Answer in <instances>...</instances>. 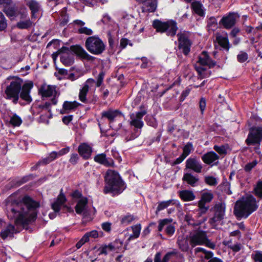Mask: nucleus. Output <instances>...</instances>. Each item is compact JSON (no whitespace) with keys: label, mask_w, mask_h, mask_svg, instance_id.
Returning <instances> with one entry per match:
<instances>
[{"label":"nucleus","mask_w":262,"mask_h":262,"mask_svg":"<svg viewBox=\"0 0 262 262\" xmlns=\"http://www.w3.org/2000/svg\"><path fill=\"white\" fill-rule=\"evenodd\" d=\"M39 206L38 203L29 196H25L22 202L13 201L7 203V216L9 219L14 220L15 225L25 227L36 219V209Z\"/></svg>","instance_id":"obj_1"},{"label":"nucleus","mask_w":262,"mask_h":262,"mask_svg":"<svg viewBox=\"0 0 262 262\" xmlns=\"http://www.w3.org/2000/svg\"><path fill=\"white\" fill-rule=\"evenodd\" d=\"M72 52L79 57L87 60H91L92 56L89 55L84 49L79 45L71 46L70 48L62 47L60 48V61L65 66H72L74 62V57Z\"/></svg>","instance_id":"obj_2"},{"label":"nucleus","mask_w":262,"mask_h":262,"mask_svg":"<svg viewBox=\"0 0 262 262\" xmlns=\"http://www.w3.org/2000/svg\"><path fill=\"white\" fill-rule=\"evenodd\" d=\"M258 208L255 199L251 195L236 201L234 213L237 218H247Z\"/></svg>","instance_id":"obj_3"},{"label":"nucleus","mask_w":262,"mask_h":262,"mask_svg":"<svg viewBox=\"0 0 262 262\" xmlns=\"http://www.w3.org/2000/svg\"><path fill=\"white\" fill-rule=\"evenodd\" d=\"M106 183L104 188V193L109 192L120 193L124 189V184L119 173L113 170H108L105 174Z\"/></svg>","instance_id":"obj_4"},{"label":"nucleus","mask_w":262,"mask_h":262,"mask_svg":"<svg viewBox=\"0 0 262 262\" xmlns=\"http://www.w3.org/2000/svg\"><path fill=\"white\" fill-rule=\"evenodd\" d=\"M8 81L10 82L6 87L4 97L6 99L12 100L16 104L18 103L23 81L21 78L15 76L8 77L5 82Z\"/></svg>","instance_id":"obj_5"},{"label":"nucleus","mask_w":262,"mask_h":262,"mask_svg":"<svg viewBox=\"0 0 262 262\" xmlns=\"http://www.w3.org/2000/svg\"><path fill=\"white\" fill-rule=\"evenodd\" d=\"M152 27L156 31L160 33H166L168 36H174L178 30L177 23L173 20L162 21L159 19L153 21Z\"/></svg>","instance_id":"obj_6"},{"label":"nucleus","mask_w":262,"mask_h":262,"mask_svg":"<svg viewBox=\"0 0 262 262\" xmlns=\"http://www.w3.org/2000/svg\"><path fill=\"white\" fill-rule=\"evenodd\" d=\"M215 65V62L210 58L208 53L206 51H203L199 56L197 63L195 65V69L198 73L200 78L203 79L207 76V74L205 73L206 68L204 67L207 66L211 68Z\"/></svg>","instance_id":"obj_7"},{"label":"nucleus","mask_w":262,"mask_h":262,"mask_svg":"<svg viewBox=\"0 0 262 262\" xmlns=\"http://www.w3.org/2000/svg\"><path fill=\"white\" fill-rule=\"evenodd\" d=\"M85 46L87 50L94 55H99L105 50L103 41L96 36L89 37L85 40Z\"/></svg>","instance_id":"obj_8"},{"label":"nucleus","mask_w":262,"mask_h":262,"mask_svg":"<svg viewBox=\"0 0 262 262\" xmlns=\"http://www.w3.org/2000/svg\"><path fill=\"white\" fill-rule=\"evenodd\" d=\"M179 42L178 48L182 50L183 54L187 55L190 51L192 45V41L189 39L190 33L187 31H181L177 34Z\"/></svg>","instance_id":"obj_9"},{"label":"nucleus","mask_w":262,"mask_h":262,"mask_svg":"<svg viewBox=\"0 0 262 262\" xmlns=\"http://www.w3.org/2000/svg\"><path fill=\"white\" fill-rule=\"evenodd\" d=\"M226 204L220 201L216 202L212 208L214 212L213 216L209 220V223L211 225H215L216 223L222 221L225 216L226 210Z\"/></svg>","instance_id":"obj_10"},{"label":"nucleus","mask_w":262,"mask_h":262,"mask_svg":"<svg viewBox=\"0 0 262 262\" xmlns=\"http://www.w3.org/2000/svg\"><path fill=\"white\" fill-rule=\"evenodd\" d=\"M262 140V127H258L251 128L245 142L247 145H259Z\"/></svg>","instance_id":"obj_11"},{"label":"nucleus","mask_w":262,"mask_h":262,"mask_svg":"<svg viewBox=\"0 0 262 262\" xmlns=\"http://www.w3.org/2000/svg\"><path fill=\"white\" fill-rule=\"evenodd\" d=\"M206 239V232L201 230H194L190 234L189 237L190 245L192 248L198 245H203Z\"/></svg>","instance_id":"obj_12"},{"label":"nucleus","mask_w":262,"mask_h":262,"mask_svg":"<svg viewBox=\"0 0 262 262\" xmlns=\"http://www.w3.org/2000/svg\"><path fill=\"white\" fill-rule=\"evenodd\" d=\"M146 113L144 110L130 114V125L137 129L142 128L144 124L142 118Z\"/></svg>","instance_id":"obj_13"},{"label":"nucleus","mask_w":262,"mask_h":262,"mask_svg":"<svg viewBox=\"0 0 262 262\" xmlns=\"http://www.w3.org/2000/svg\"><path fill=\"white\" fill-rule=\"evenodd\" d=\"M185 167L196 173H201L203 168L201 162L196 157L189 158L186 161Z\"/></svg>","instance_id":"obj_14"},{"label":"nucleus","mask_w":262,"mask_h":262,"mask_svg":"<svg viewBox=\"0 0 262 262\" xmlns=\"http://www.w3.org/2000/svg\"><path fill=\"white\" fill-rule=\"evenodd\" d=\"M33 86V83L32 81H29L22 84L19 96L22 100L26 101L28 103H30L32 101L30 96V92Z\"/></svg>","instance_id":"obj_15"},{"label":"nucleus","mask_w":262,"mask_h":262,"mask_svg":"<svg viewBox=\"0 0 262 262\" xmlns=\"http://www.w3.org/2000/svg\"><path fill=\"white\" fill-rule=\"evenodd\" d=\"M237 16L234 13H230L227 16H224L221 20L220 24H222L226 29L231 28L236 23Z\"/></svg>","instance_id":"obj_16"},{"label":"nucleus","mask_w":262,"mask_h":262,"mask_svg":"<svg viewBox=\"0 0 262 262\" xmlns=\"http://www.w3.org/2000/svg\"><path fill=\"white\" fill-rule=\"evenodd\" d=\"M95 82L94 79L89 78L84 83L81 89L80 90L79 99L82 102L86 101V95L90 87Z\"/></svg>","instance_id":"obj_17"},{"label":"nucleus","mask_w":262,"mask_h":262,"mask_svg":"<svg viewBox=\"0 0 262 262\" xmlns=\"http://www.w3.org/2000/svg\"><path fill=\"white\" fill-rule=\"evenodd\" d=\"M142 4V11L143 12H155L157 6V0H144L140 2Z\"/></svg>","instance_id":"obj_18"},{"label":"nucleus","mask_w":262,"mask_h":262,"mask_svg":"<svg viewBox=\"0 0 262 262\" xmlns=\"http://www.w3.org/2000/svg\"><path fill=\"white\" fill-rule=\"evenodd\" d=\"M56 93V87L53 85H47L46 84L41 85L39 90V93L42 97H49Z\"/></svg>","instance_id":"obj_19"},{"label":"nucleus","mask_w":262,"mask_h":262,"mask_svg":"<svg viewBox=\"0 0 262 262\" xmlns=\"http://www.w3.org/2000/svg\"><path fill=\"white\" fill-rule=\"evenodd\" d=\"M94 160L96 162L107 167L111 166L114 164L113 160L110 158H106V155L104 153L97 155Z\"/></svg>","instance_id":"obj_20"},{"label":"nucleus","mask_w":262,"mask_h":262,"mask_svg":"<svg viewBox=\"0 0 262 262\" xmlns=\"http://www.w3.org/2000/svg\"><path fill=\"white\" fill-rule=\"evenodd\" d=\"M78 151L79 155L84 159H88L92 154V148L85 143H82L79 145Z\"/></svg>","instance_id":"obj_21"},{"label":"nucleus","mask_w":262,"mask_h":262,"mask_svg":"<svg viewBox=\"0 0 262 262\" xmlns=\"http://www.w3.org/2000/svg\"><path fill=\"white\" fill-rule=\"evenodd\" d=\"M18 232L19 231L15 228L14 225L9 224L6 228L1 231L0 236L3 239H5L8 237H13L14 233H16Z\"/></svg>","instance_id":"obj_22"},{"label":"nucleus","mask_w":262,"mask_h":262,"mask_svg":"<svg viewBox=\"0 0 262 262\" xmlns=\"http://www.w3.org/2000/svg\"><path fill=\"white\" fill-rule=\"evenodd\" d=\"M27 16L26 13H22L20 16L21 20L18 21L16 24V27L19 29H28L31 27L32 26V21L28 18L26 20H23L26 18Z\"/></svg>","instance_id":"obj_23"},{"label":"nucleus","mask_w":262,"mask_h":262,"mask_svg":"<svg viewBox=\"0 0 262 262\" xmlns=\"http://www.w3.org/2000/svg\"><path fill=\"white\" fill-rule=\"evenodd\" d=\"M120 115H122V113L118 110H113L112 109H109L107 111H103L101 113V117L102 118H107L109 120L110 122L112 123L114 122L115 118Z\"/></svg>","instance_id":"obj_24"},{"label":"nucleus","mask_w":262,"mask_h":262,"mask_svg":"<svg viewBox=\"0 0 262 262\" xmlns=\"http://www.w3.org/2000/svg\"><path fill=\"white\" fill-rule=\"evenodd\" d=\"M182 180L191 186L195 187L198 184L199 179L197 176H195L191 173L186 172L184 174Z\"/></svg>","instance_id":"obj_25"},{"label":"nucleus","mask_w":262,"mask_h":262,"mask_svg":"<svg viewBox=\"0 0 262 262\" xmlns=\"http://www.w3.org/2000/svg\"><path fill=\"white\" fill-rule=\"evenodd\" d=\"M88 203V200L86 198H82L79 200L75 207L76 212L78 214H81L82 213L84 214L86 209Z\"/></svg>","instance_id":"obj_26"},{"label":"nucleus","mask_w":262,"mask_h":262,"mask_svg":"<svg viewBox=\"0 0 262 262\" xmlns=\"http://www.w3.org/2000/svg\"><path fill=\"white\" fill-rule=\"evenodd\" d=\"M66 202V198L65 195L60 193L56 200V201L52 204V208L55 212H58L60 211L61 207Z\"/></svg>","instance_id":"obj_27"},{"label":"nucleus","mask_w":262,"mask_h":262,"mask_svg":"<svg viewBox=\"0 0 262 262\" xmlns=\"http://www.w3.org/2000/svg\"><path fill=\"white\" fill-rule=\"evenodd\" d=\"M219 159V156L214 151H210L202 157V161L207 164H210Z\"/></svg>","instance_id":"obj_28"},{"label":"nucleus","mask_w":262,"mask_h":262,"mask_svg":"<svg viewBox=\"0 0 262 262\" xmlns=\"http://www.w3.org/2000/svg\"><path fill=\"white\" fill-rule=\"evenodd\" d=\"M27 5L31 11V18H36V13L38 12L40 9L38 3L35 0H28L27 2Z\"/></svg>","instance_id":"obj_29"},{"label":"nucleus","mask_w":262,"mask_h":262,"mask_svg":"<svg viewBox=\"0 0 262 262\" xmlns=\"http://www.w3.org/2000/svg\"><path fill=\"white\" fill-rule=\"evenodd\" d=\"M179 196L183 201L185 202L191 201L195 199V195L193 191L189 190L180 191Z\"/></svg>","instance_id":"obj_30"},{"label":"nucleus","mask_w":262,"mask_h":262,"mask_svg":"<svg viewBox=\"0 0 262 262\" xmlns=\"http://www.w3.org/2000/svg\"><path fill=\"white\" fill-rule=\"evenodd\" d=\"M176 200L173 199L158 202V206L156 210V214H157L159 212L167 208L169 206L171 205H174L176 204Z\"/></svg>","instance_id":"obj_31"},{"label":"nucleus","mask_w":262,"mask_h":262,"mask_svg":"<svg viewBox=\"0 0 262 262\" xmlns=\"http://www.w3.org/2000/svg\"><path fill=\"white\" fill-rule=\"evenodd\" d=\"M177 252L174 251L167 253L163 257L162 260H161V253L158 252L156 254L154 258V262H169L171 256L176 255Z\"/></svg>","instance_id":"obj_32"},{"label":"nucleus","mask_w":262,"mask_h":262,"mask_svg":"<svg viewBox=\"0 0 262 262\" xmlns=\"http://www.w3.org/2000/svg\"><path fill=\"white\" fill-rule=\"evenodd\" d=\"M216 40L219 45L224 50L228 51L230 47L228 38L227 36L222 35H217L216 37Z\"/></svg>","instance_id":"obj_33"},{"label":"nucleus","mask_w":262,"mask_h":262,"mask_svg":"<svg viewBox=\"0 0 262 262\" xmlns=\"http://www.w3.org/2000/svg\"><path fill=\"white\" fill-rule=\"evenodd\" d=\"M79 105V103L74 101H65L63 104V111L62 113H69L71 111L75 110Z\"/></svg>","instance_id":"obj_34"},{"label":"nucleus","mask_w":262,"mask_h":262,"mask_svg":"<svg viewBox=\"0 0 262 262\" xmlns=\"http://www.w3.org/2000/svg\"><path fill=\"white\" fill-rule=\"evenodd\" d=\"M177 244L179 248L184 252H186L189 249L188 240L184 237H179L177 240Z\"/></svg>","instance_id":"obj_35"},{"label":"nucleus","mask_w":262,"mask_h":262,"mask_svg":"<svg viewBox=\"0 0 262 262\" xmlns=\"http://www.w3.org/2000/svg\"><path fill=\"white\" fill-rule=\"evenodd\" d=\"M4 12L9 17L15 16L17 14V9L14 6L6 5L4 8Z\"/></svg>","instance_id":"obj_36"},{"label":"nucleus","mask_w":262,"mask_h":262,"mask_svg":"<svg viewBox=\"0 0 262 262\" xmlns=\"http://www.w3.org/2000/svg\"><path fill=\"white\" fill-rule=\"evenodd\" d=\"M57 157L58 156L56 151H53L49 154L48 157L43 159L42 160L40 161H39L36 165V166L37 167L41 164H48L51 162L53 161V160H54L55 159H56Z\"/></svg>","instance_id":"obj_37"},{"label":"nucleus","mask_w":262,"mask_h":262,"mask_svg":"<svg viewBox=\"0 0 262 262\" xmlns=\"http://www.w3.org/2000/svg\"><path fill=\"white\" fill-rule=\"evenodd\" d=\"M132 229L133 230V234H132L128 238L129 240L137 238L139 236L141 229V224H138L133 226L132 227Z\"/></svg>","instance_id":"obj_38"},{"label":"nucleus","mask_w":262,"mask_h":262,"mask_svg":"<svg viewBox=\"0 0 262 262\" xmlns=\"http://www.w3.org/2000/svg\"><path fill=\"white\" fill-rule=\"evenodd\" d=\"M191 6L193 11L196 14L200 16H203L204 15V13L202 8V5L200 2L197 1L194 2L192 3Z\"/></svg>","instance_id":"obj_39"},{"label":"nucleus","mask_w":262,"mask_h":262,"mask_svg":"<svg viewBox=\"0 0 262 262\" xmlns=\"http://www.w3.org/2000/svg\"><path fill=\"white\" fill-rule=\"evenodd\" d=\"M115 250V246L112 244H110L108 245H105L100 247L99 251L100 252V254L106 255L108 252L114 251Z\"/></svg>","instance_id":"obj_40"},{"label":"nucleus","mask_w":262,"mask_h":262,"mask_svg":"<svg viewBox=\"0 0 262 262\" xmlns=\"http://www.w3.org/2000/svg\"><path fill=\"white\" fill-rule=\"evenodd\" d=\"M192 144L190 142H188L185 145L183 148V157L185 158L193 151Z\"/></svg>","instance_id":"obj_41"},{"label":"nucleus","mask_w":262,"mask_h":262,"mask_svg":"<svg viewBox=\"0 0 262 262\" xmlns=\"http://www.w3.org/2000/svg\"><path fill=\"white\" fill-rule=\"evenodd\" d=\"M228 148V145H223L221 146L214 145L213 149L220 155H226Z\"/></svg>","instance_id":"obj_42"},{"label":"nucleus","mask_w":262,"mask_h":262,"mask_svg":"<svg viewBox=\"0 0 262 262\" xmlns=\"http://www.w3.org/2000/svg\"><path fill=\"white\" fill-rule=\"evenodd\" d=\"M10 123L14 126H18L21 124L22 120L18 116L14 114L11 117Z\"/></svg>","instance_id":"obj_43"},{"label":"nucleus","mask_w":262,"mask_h":262,"mask_svg":"<svg viewBox=\"0 0 262 262\" xmlns=\"http://www.w3.org/2000/svg\"><path fill=\"white\" fill-rule=\"evenodd\" d=\"M206 203L203 202L201 200L198 202L199 211L200 215L205 213L208 210L209 206H206Z\"/></svg>","instance_id":"obj_44"},{"label":"nucleus","mask_w":262,"mask_h":262,"mask_svg":"<svg viewBox=\"0 0 262 262\" xmlns=\"http://www.w3.org/2000/svg\"><path fill=\"white\" fill-rule=\"evenodd\" d=\"M172 222V219L171 218L169 219H164L163 220H160L159 221V225H158V231H161L163 230V227L165 225H168L170 224Z\"/></svg>","instance_id":"obj_45"},{"label":"nucleus","mask_w":262,"mask_h":262,"mask_svg":"<svg viewBox=\"0 0 262 262\" xmlns=\"http://www.w3.org/2000/svg\"><path fill=\"white\" fill-rule=\"evenodd\" d=\"M213 198V194L211 192H204L201 195V200L205 203L210 202Z\"/></svg>","instance_id":"obj_46"},{"label":"nucleus","mask_w":262,"mask_h":262,"mask_svg":"<svg viewBox=\"0 0 262 262\" xmlns=\"http://www.w3.org/2000/svg\"><path fill=\"white\" fill-rule=\"evenodd\" d=\"M255 194L262 199V181H258L254 188Z\"/></svg>","instance_id":"obj_47"},{"label":"nucleus","mask_w":262,"mask_h":262,"mask_svg":"<svg viewBox=\"0 0 262 262\" xmlns=\"http://www.w3.org/2000/svg\"><path fill=\"white\" fill-rule=\"evenodd\" d=\"M251 258L254 262H262V251H255L252 254Z\"/></svg>","instance_id":"obj_48"},{"label":"nucleus","mask_w":262,"mask_h":262,"mask_svg":"<svg viewBox=\"0 0 262 262\" xmlns=\"http://www.w3.org/2000/svg\"><path fill=\"white\" fill-rule=\"evenodd\" d=\"M204 180L207 184L210 186H215L217 184L216 179L212 176H206Z\"/></svg>","instance_id":"obj_49"},{"label":"nucleus","mask_w":262,"mask_h":262,"mask_svg":"<svg viewBox=\"0 0 262 262\" xmlns=\"http://www.w3.org/2000/svg\"><path fill=\"white\" fill-rule=\"evenodd\" d=\"M248 58V54L244 51H241L237 55V59L238 62L243 63L246 61Z\"/></svg>","instance_id":"obj_50"},{"label":"nucleus","mask_w":262,"mask_h":262,"mask_svg":"<svg viewBox=\"0 0 262 262\" xmlns=\"http://www.w3.org/2000/svg\"><path fill=\"white\" fill-rule=\"evenodd\" d=\"M7 27V20L3 13L0 12V31L4 30Z\"/></svg>","instance_id":"obj_51"},{"label":"nucleus","mask_w":262,"mask_h":262,"mask_svg":"<svg viewBox=\"0 0 262 262\" xmlns=\"http://www.w3.org/2000/svg\"><path fill=\"white\" fill-rule=\"evenodd\" d=\"M217 22L214 17H211L207 23V27L209 29L214 30L216 28Z\"/></svg>","instance_id":"obj_52"},{"label":"nucleus","mask_w":262,"mask_h":262,"mask_svg":"<svg viewBox=\"0 0 262 262\" xmlns=\"http://www.w3.org/2000/svg\"><path fill=\"white\" fill-rule=\"evenodd\" d=\"M78 32L80 34H84L87 35H91L93 34L92 30L85 27H81L78 29Z\"/></svg>","instance_id":"obj_53"},{"label":"nucleus","mask_w":262,"mask_h":262,"mask_svg":"<svg viewBox=\"0 0 262 262\" xmlns=\"http://www.w3.org/2000/svg\"><path fill=\"white\" fill-rule=\"evenodd\" d=\"M135 220V217L132 215H127L123 217L121 220V223L124 224H128Z\"/></svg>","instance_id":"obj_54"},{"label":"nucleus","mask_w":262,"mask_h":262,"mask_svg":"<svg viewBox=\"0 0 262 262\" xmlns=\"http://www.w3.org/2000/svg\"><path fill=\"white\" fill-rule=\"evenodd\" d=\"M257 164V162L256 160L253 161L251 162L247 163L245 165L244 169L246 172H249Z\"/></svg>","instance_id":"obj_55"},{"label":"nucleus","mask_w":262,"mask_h":262,"mask_svg":"<svg viewBox=\"0 0 262 262\" xmlns=\"http://www.w3.org/2000/svg\"><path fill=\"white\" fill-rule=\"evenodd\" d=\"M175 232V227L172 225H169L167 226L165 229V232L166 234L169 236H172Z\"/></svg>","instance_id":"obj_56"},{"label":"nucleus","mask_w":262,"mask_h":262,"mask_svg":"<svg viewBox=\"0 0 262 262\" xmlns=\"http://www.w3.org/2000/svg\"><path fill=\"white\" fill-rule=\"evenodd\" d=\"M104 77V73L103 72H100L97 78L96 86L99 87L102 84Z\"/></svg>","instance_id":"obj_57"},{"label":"nucleus","mask_w":262,"mask_h":262,"mask_svg":"<svg viewBox=\"0 0 262 262\" xmlns=\"http://www.w3.org/2000/svg\"><path fill=\"white\" fill-rule=\"evenodd\" d=\"M84 236L87 237V240L89 241L90 237L93 238L97 237L98 236V233L96 230H93L91 232L86 233Z\"/></svg>","instance_id":"obj_58"},{"label":"nucleus","mask_w":262,"mask_h":262,"mask_svg":"<svg viewBox=\"0 0 262 262\" xmlns=\"http://www.w3.org/2000/svg\"><path fill=\"white\" fill-rule=\"evenodd\" d=\"M79 159V156L77 154H73L71 155V157L69 160V162L72 165H75L77 163Z\"/></svg>","instance_id":"obj_59"},{"label":"nucleus","mask_w":262,"mask_h":262,"mask_svg":"<svg viewBox=\"0 0 262 262\" xmlns=\"http://www.w3.org/2000/svg\"><path fill=\"white\" fill-rule=\"evenodd\" d=\"M71 196L72 197L73 199H81L82 198V194L81 192L79 191L76 190L74 191L71 194Z\"/></svg>","instance_id":"obj_60"},{"label":"nucleus","mask_w":262,"mask_h":262,"mask_svg":"<svg viewBox=\"0 0 262 262\" xmlns=\"http://www.w3.org/2000/svg\"><path fill=\"white\" fill-rule=\"evenodd\" d=\"M242 248V245L240 243H236V244H233V245L230 246V249L234 252H237L239 251Z\"/></svg>","instance_id":"obj_61"},{"label":"nucleus","mask_w":262,"mask_h":262,"mask_svg":"<svg viewBox=\"0 0 262 262\" xmlns=\"http://www.w3.org/2000/svg\"><path fill=\"white\" fill-rule=\"evenodd\" d=\"M88 242L87 240V237L83 236L81 238V239L77 243L76 245V247L77 249H79L85 243Z\"/></svg>","instance_id":"obj_62"},{"label":"nucleus","mask_w":262,"mask_h":262,"mask_svg":"<svg viewBox=\"0 0 262 262\" xmlns=\"http://www.w3.org/2000/svg\"><path fill=\"white\" fill-rule=\"evenodd\" d=\"M199 106L201 111V113L203 114L206 107V100L205 98H202L200 99Z\"/></svg>","instance_id":"obj_63"},{"label":"nucleus","mask_w":262,"mask_h":262,"mask_svg":"<svg viewBox=\"0 0 262 262\" xmlns=\"http://www.w3.org/2000/svg\"><path fill=\"white\" fill-rule=\"evenodd\" d=\"M204 245H205L206 246L211 248V249H214L215 247V244L211 242L208 238V237H207V239L206 241H205L204 242Z\"/></svg>","instance_id":"obj_64"}]
</instances>
